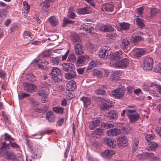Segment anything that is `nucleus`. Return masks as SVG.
Masks as SVG:
<instances>
[{"instance_id": "nucleus-64", "label": "nucleus", "mask_w": 161, "mask_h": 161, "mask_svg": "<svg viewBox=\"0 0 161 161\" xmlns=\"http://www.w3.org/2000/svg\"><path fill=\"white\" fill-rule=\"evenodd\" d=\"M106 28V25H103L99 27V29L101 31L103 32H107Z\"/></svg>"}, {"instance_id": "nucleus-20", "label": "nucleus", "mask_w": 161, "mask_h": 161, "mask_svg": "<svg viewBox=\"0 0 161 161\" xmlns=\"http://www.w3.org/2000/svg\"><path fill=\"white\" fill-rule=\"evenodd\" d=\"M63 69L64 71L68 72L74 69V64L71 63H64L62 64Z\"/></svg>"}, {"instance_id": "nucleus-7", "label": "nucleus", "mask_w": 161, "mask_h": 161, "mask_svg": "<svg viewBox=\"0 0 161 161\" xmlns=\"http://www.w3.org/2000/svg\"><path fill=\"white\" fill-rule=\"evenodd\" d=\"M142 155L143 158L149 159L150 161H158L159 159L158 156L152 152H144Z\"/></svg>"}, {"instance_id": "nucleus-5", "label": "nucleus", "mask_w": 161, "mask_h": 161, "mask_svg": "<svg viewBox=\"0 0 161 161\" xmlns=\"http://www.w3.org/2000/svg\"><path fill=\"white\" fill-rule=\"evenodd\" d=\"M5 151L2 154L0 155L1 157H2L7 160H12V161H19L17 159L16 155L14 152H8V151Z\"/></svg>"}, {"instance_id": "nucleus-43", "label": "nucleus", "mask_w": 161, "mask_h": 161, "mask_svg": "<svg viewBox=\"0 0 161 161\" xmlns=\"http://www.w3.org/2000/svg\"><path fill=\"white\" fill-rule=\"evenodd\" d=\"M10 116L9 115H7L6 116L4 117H3L1 119L4 122L5 124L10 125L11 123V122L9 119Z\"/></svg>"}, {"instance_id": "nucleus-59", "label": "nucleus", "mask_w": 161, "mask_h": 161, "mask_svg": "<svg viewBox=\"0 0 161 161\" xmlns=\"http://www.w3.org/2000/svg\"><path fill=\"white\" fill-rule=\"evenodd\" d=\"M93 74L94 75L100 77L102 75V73L101 71L97 69H95L93 71Z\"/></svg>"}, {"instance_id": "nucleus-38", "label": "nucleus", "mask_w": 161, "mask_h": 161, "mask_svg": "<svg viewBox=\"0 0 161 161\" xmlns=\"http://www.w3.org/2000/svg\"><path fill=\"white\" fill-rule=\"evenodd\" d=\"M136 22L140 28H143L145 26L144 19L140 18H137L136 19Z\"/></svg>"}, {"instance_id": "nucleus-19", "label": "nucleus", "mask_w": 161, "mask_h": 161, "mask_svg": "<svg viewBox=\"0 0 161 161\" xmlns=\"http://www.w3.org/2000/svg\"><path fill=\"white\" fill-rule=\"evenodd\" d=\"M114 152L111 150H106L101 154V156L106 159H108L114 154Z\"/></svg>"}, {"instance_id": "nucleus-2", "label": "nucleus", "mask_w": 161, "mask_h": 161, "mask_svg": "<svg viewBox=\"0 0 161 161\" xmlns=\"http://www.w3.org/2000/svg\"><path fill=\"white\" fill-rule=\"evenodd\" d=\"M130 60L127 58H125L116 62H111L110 66L112 67H117L119 68H125L128 66L130 63Z\"/></svg>"}, {"instance_id": "nucleus-10", "label": "nucleus", "mask_w": 161, "mask_h": 161, "mask_svg": "<svg viewBox=\"0 0 161 161\" xmlns=\"http://www.w3.org/2000/svg\"><path fill=\"white\" fill-rule=\"evenodd\" d=\"M103 141V143L111 148H115L116 147V142L111 138H104Z\"/></svg>"}, {"instance_id": "nucleus-17", "label": "nucleus", "mask_w": 161, "mask_h": 161, "mask_svg": "<svg viewBox=\"0 0 161 161\" xmlns=\"http://www.w3.org/2000/svg\"><path fill=\"white\" fill-rule=\"evenodd\" d=\"M128 140L125 136L119 137L117 140V145L119 147H125L127 145Z\"/></svg>"}, {"instance_id": "nucleus-6", "label": "nucleus", "mask_w": 161, "mask_h": 161, "mask_svg": "<svg viewBox=\"0 0 161 161\" xmlns=\"http://www.w3.org/2000/svg\"><path fill=\"white\" fill-rule=\"evenodd\" d=\"M153 60L151 58H146L143 61V69L146 71L150 70L153 68Z\"/></svg>"}, {"instance_id": "nucleus-15", "label": "nucleus", "mask_w": 161, "mask_h": 161, "mask_svg": "<svg viewBox=\"0 0 161 161\" xmlns=\"http://www.w3.org/2000/svg\"><path fill=\"white\" fill-rule=\"evenodd\" d=\"M146 51L143 48H139L136 47L134 50V55L135 58H138L142 56L145 54Z\"/></svg>"}, {"instance_id": "nucleus-60", "label": "nucleus", "mask_w": 161, "mask_h": 161, "mask_svg": "<svg viewBox=\"0 0 161 161\" xmlns=\"http://www.w3.org/2000/svg\"><path fill=\"white\" fill-rule=\"evenodd\" d=\"M155 136L152 134L147 135L145 136V138L147 141L148 142L151 140H153Z\"/></svg>"}, {"instance_id": "nucleus-33", "label": "nucleus", "mask_w": 161, "mask_h": 161, "mask_svg": "<svg viewBox=\"0 0 161 161\" xmlns=\"http://www.w3.org/2000/svg\"><path fill=\"white\" fill-rule=\"evenodd\" d=\"M103 133L102 129L99 128H97L95 130L92 132L93 135L97 138H99L101 137Z\"/></svg>"}, {"instance_id": "nucleus-39", "label": "nucleus", "mask_w": 161, "mask_h": 161, "mask_svg": "<svg viewBox=\"0 0 161 161\" xmlns=\"http://www.w3.org/2000/svg\"><path fill=\"white\" fill-rule=\"evenodd\" d=\"M52 109L55 113L59 114H62L64 111V108L61 107H53Z\"/></svg>"}, {"instance_id": "nucleus-35", "label": "nucleus", "mask_w": 161, "mask_h": 161, "mask_svg": "<svg viewBox=\"0 0 161 161\" xmlns=\"http://www.w3.org/2000/svg\"><path fill=\"white\" fill-rule=\"evenodd\" d=\"M143 89L145 91H149V93L153 96L158 97V94L157 93L156 91L154 90L150 91L149 90V87L146 84H145L143 86Z\"/></svg>"}, {"instance_id": "nucleus-25", "label": "nucleus", "mask_w": 161, "mask_h": 161, "mask_svg": "<svg viewBox=\"0 0 161 161\" xmlns=\"http://www.w3.org/2000/svg\"><path fill=\"white\" fill-rule=\"evenodd\" d=\"M46 117L49 122H53L55 119L54 115L51 111L48 112L46 113Z\"/></svg>"}, {"instance_id": "nucleus-26", "label": "nucleus", "mask_w": 161, "mask_h": 161, "mask_svg": "<svg viewBox=\"0 0 161 161\" xmlns=\"http://www.w3.org/2000/svg\"><path fill=\"white\" fill-rule=\"evenodd\" d=\"M109 53L106 52V50L103 48H101L99 52L98 56L101 58L106 59L108 56Z\"/></svg>"}, {"instance_id": "nucleus-13", "label": "nucleus", "mask_w": 161, "mask_h": 161, "mask_svg": "<svg viewBox=\"0 0 161 161\" xmlns=\"http://www.w3.org/2000/svg\"><path fill=\"white\" fill-rule=\"evenodd\" d=\"M24 89L28 92H31L37 88L36 86L33 84L25 83L24 84Z\"/></svg>"}, {"instance_id": "nucleus-12", "label": "nucleus", "mask_w": 161, "mask_h": 161, "mask_svg": "<svg viewBox=\"0 0 161 161\" xmlns=\"http://www.w3.org/2000/svg\"><path fill=\"white\" fill-rule=\"evenodd\" d=\"M89 58V57L87 55L80 56L77 58L76 62L77 66L82 65L85 64L86 60H88Z\"/></svg>"}, {"instance_id": "nucleus-40", "label": "nucleus", "mask_w": 161, "mask_h": 161, "mask_svg": "<svg viewBox=\"0 0 161 161\" xmlns=\"http://www.w3.org/2000/svg\"><path fill=\"white\" fill-rule=\"evenodd\" d=\"M98 64V62L96 60H94L91 62L89 64L87 68L88 70L91 69L93 67L96 66Z\"/></svg>"}, {"instance_id": "nucleus-42", "label": "nucleus", "mask_w": 161, "mask_h": 161, "mask_svg": "<svg viewBox=\"0 0 161 161\" xmlns=\"http://www.w3.org/2000/svg\"><path fill=\"white\" fill-rule=\"evenodd\" d=\"M95 92L97 94L103 95H105L106 93L105 91L101 87L95 90Z\"/></svg>"}, {"instance_id": "nucleus-18", "label": "nucleus", "mask_w": 161, "mask_h": 161, "mask_svg": "<svg viewBox=\"0 0 161 161\" xmlns=\"http://www.w3.org/2000/svg\"><path fill=\"white\" fill-rule=\"evenodd\" d=\"M102 9L106 12H112L114 9V5L113 3H106L103 6Z\"/></svg>"}, {"instance_id": "nucleus-52", "label": "nucleus", "mask_w": 161, "mask_h": 161, "mask_svg": "<svg viewBox=\"0 0 161 161\" xmlns=\"http://www.w3.org/2000/svg\"><path fill=\"white\" fill-rule=\"evenodd\" d=\"M27 78L28 80L31 82H34L36 80V78L35 76L32 74H29L27 75Z\"/></svg>"}, {"instance_id": "nucleus-49", "label": "nucleus", "mask_w": 161, "mask_h": 161, "mask_svg": "<svg viewBox=\"0 0 161 161\" xmlns=\"http://www.w3.org/2000/svg\"><path fill=\"white\" fill-rule=\"evenodd\" d=\"M153 70L156 72H158L161 73V63H159L155 66Z\"/></svg>"}, {"instance_id": "nucleus-47", "label": "nucleus", "mask_w": 161, "mask_h": 161, "mask_svg": "<svg viewBox=\"0 0 161 161\" xmlns=\"http://www.w3.org/2000/svg\"><path fill=\"white\" fill-rule=\"evenodd\" d=\"M68 13L69 14V16L71 19H74L75 16V14L74 11L72 8H69Z\"/></svg>"}, {"instance_id": "nucleus-29", "label": "nucleus", "mask_w": 161, "mask_h": 161, "mask_svg": "<svg viewBox=\"0 0 161 161\" xmlns=\"http://www.w3.org/2000/svg\"><path fill=\"white\" fill-rule=\"evenodd\" d=\"M130 24L127 22H122L119 24V28L120 30H127L129 29Z\"/></svg>"}, {"instance_id": "nucleus-1", "label": "nucleus", "mask_w": 161, "mask_h": 161, "mask_svg": "<svg viewBox=\"0 0 161 161\" xmlns=\"http://www.w3.org/2000/svg\"><path fill=\"white\" fill-rule=\"evenodd\" d=\"M9 147H11L14 149L18 150L20 148L19 146L14 142L10 141L7 144L6 142H4L1 143V144L0 145V155L2 154L5 151H8V152H14L13 151H10Z\"/></svg>"}, {"instance_id": "nucleus-23", "label": "nucleus", "mask_w": 161, "mask_h": 161, "mask_svg": "<svg viewBox=\"0 0 161 161\" xmlns=\"http://www.w3.org/2000/svg\"><path fill=\"white\" fill-rule=\"evenodd\" d=\"M126 55L121 50L115 52L113 54V59L114 60H118L123 58L124 55Z\"/></svg>"}, {"instance_id": "nucleus-50", "label": "nucleus", "mask_w": 161, "mask_h": 161, "mask_svg": "<svg viewBox=\"0 0 161 161\" xmlns=\"http://www.w3.org/2000/svg\"><path fill=\"white\" fill-rule=\"evenodd\" d=\"M36 94L37 96H39L43 97H45L47 95L46 92L43 90H40L37 92L36 93Z\"/></svg>"}, {"instance_id": "nucleus-37", "label": "nucleus", "mask_w": 161, "mask_h": 161, "mask_svg": "<svg viewBox=\"0 0 161 161\" xmlns=\"http://www.w3.org/2000/svg\"><path fill=\"white\" fill-rule=\"evenodd\" d=\"M51 61L53 64L58 65L60 61L61 58L60 57H53L50 58Z\"/></svg>"}, {"instance_id": "nucleus-30", "label": "nucleus", "mask_w": 161, "mask_h": 161, "mask_svg": "<svg viewBox=\"0 0 161 161\" xmlns=\"http://www.w3.org/2000/svg\"><path fill=\"white\" fill-rule=\"evenodd\" d=\"M158 147V144L154 142H151L149 144L147 149L148 151L155 150Z\"/></svg>"}, {"instance_id": "nucleus-32", "label": "nucleus", "mask_w": 161, "mask_h": 161, "mask_svg": "<svg viewBox=\"0 0 161 161\" xmlns=\"http://www.w3.org/2000/svg\"><path fill=\"white\" fill-rule=\"evenodd\" d=\"M58 19L55 16H51L48 18V21L50 24L53 26L57 25L58 22Z\"/></svg>"}, {"instance_id": "nucleus-63", "label": "nucleus", "mask_w": 161, "mask_h": 161, "mask_svg": "<svg viewBox=\"0 0 161 161\" xmlns=\"http://www.w3.org/2000/svg\"><path fill=\"white\" fill-rule=\"evenodd\" d=\"M144 8L141 7L137 9V14L139 15H141L143 13Z\"/></svg>"}, {"instance_id": "nucleus-22", "label": "nucleus", "mask_w": 161, "mask_h": 161, "mask_svg": "<svg viewBox=\"0 0 161 161\" xmlns=\"http://www.w3.org/2000/svg\"><path fill=\"white\" fill-rule=\"evenodd\" d=\"M77 13L79 14H86L90 13L91 10L90 7H87L79 8L77 10Z\"/></svg>"}, {"instance_id": "nucleus-55", "label": "nucleus", "mask_w": 161, "mask_h": 161, "mask_svg": "<svg viewBox=\"0 0 161 161\" xmlns=\"http://www.w3.org/2000/svg\"><path fill=\"white\" fill-rule=\"evenodd\" d=\"M73 23V21L70 20L65 18L64 19V24L63 25V27H65L67 25L72 24Z\"/></svg>"}, {"instance_id": "nucleus-27", "label": "nucleus", "mask_w": 161, "mask_h": 161, "mask_svg": "<svg viewBox=\"0 0 161 161\" xmlns=\"http://www.w3.org/2000/svg\"><path fill=\"white\" fill-rule=\"evenodd\" d=\"M76 76V73L74 69L68 72L65 74V78L68 79L70 80L75 78Z\"/></svg>"}, {"instance_id": "nucleus-11", "label": "nucleus", "mask_w": 161, "mask_h": 161, "mask_svg": "<svg viewBox=\"0 0 161 161\" xmlns=\"http://www.w3.org/2000/svg\"><path fill=\"white\" fill-rule=\"evenodd\" d=\"M143 40V38L136 32L133 33L131 35V40L135 44H137Z\"/></svg>"}, {"instance_id": "nucleus-48", "label": "nucleus", "mask_w": 161, "mask_h": 161, "mask_svg": "<svg viewBox=\"0 0 161 161\" xmlns=\"http://www.w3.org/2000/svg\"><path fill=\"white\" fill-rule=\"evenodd\" d=\"M5 136L4 140L5 141H12L15 140V139L12 138L11 136L9 135L8 133H6L4 135Z\"/></svg>"}, {"instance_id": "nucleus-54", "label": "nucleus", "mask_w": 161, "mask_h": 161, "mask_svg": "<svg viewBox=\"0 0 161 161\" xmlns=\"http://www.w3.org/2000/svg\"><path fill=\"white\" fill-rule=\"evenodd\" d=\"M30 94L26 93H22L18 94V97L19 99L22 100L25 97H28L30 96Z\"/></svg>"}, {"instance_id": "nucleus-36", "label": "nucleus", "mask_w": 161, "mask_h": 161, "mask_svg": "<svg viewBox=\"0 0 161 161\" xmlns=\"http://www.w3.org/2000/svg\"><path fill=\"white\" fill-rule=\"evenodd\" d=\"M50 81L49 79L48 80V81L47 82H43L39 84V87L41 88H46L48 89L51 87L50 84Z\"/></svg>"}, {"instance_id": "nucleus-61", "label": "nucleus", "mask_w": 161, "mask_h": 161, "mask_svg": "<svg viewBox=\"0 0 161 161\" xmlns=\"http://www.w3.org/2000/svg\"><path fill=\"white\" fill-rule=\"evenodd\" d=\"M63 88L62 86L61 85H59L57 86L56 87L53 86V89L54 91H57L58 92H61V90L60 88L62 89Z\"/></svg>"}, {"instance_id": "nucleus-3", "label": "nucleus", "mask_w": 161, "mask_h": 161, "mask_svg": "<svg viewBox=\"0 0 161 161\" xmlns=\"http://www.w3.org/2000/svg\"><path fill=\"white\" fill-rule=\"evenodd\" d=\"M51 75L53 80L55 83L61 81L62 76L61 71L58 67L52 68Z\"/></svg>"}, {"instance_id": "nucleus-45", "label": "nucleus", "mask_w": 161, "mask_h": 161, "mask_svg": "<svg viewBox=\"0 0 161 161\" xmlns=\"http://www.w3.org/2000/svg\"><path fill=\"white\" fill-rule=\"evenodd\" d=\"M76 57L75 54L71 53L70 54L67 59V61L70 62H74L75 61Z\"/></svg>"}, {"instance_id": "nucleus-62", "label": "nucleus", "mask_w": 161, "mask_h": 161, "mask_svg": "<svg viewBox=\"0 0 161 161\" xmlns=\"http://www.w3.org/2000/svg\"><path fill=\"white\" fill-rule=\"evenodd\" d=\"M134 92L136 94L140 96L142 94V90L139 88L134 90Z\"/></svg>"}, {"instance_id": "nucleus-16", "label": "nucleus", "mask_w": 161, "mask_h": 161, "mask_svg": "<svg viewBox=\"0 0 161 161\" xmlns=\"http://www.w3.org/2000/svg\"><path fill=\"white\" fill-rule=\"evenodd\" d=\"M75 51L76 55L83 54L84 53V47L79 43L76 44L74 46Z\"/></svg>"}, {"instance_id": "nucleus-46", "label": "nucleus", "mask_w": 161, "mask_h": 161, "mask_svg": "<svg viewBox=\"0 0 161 161\" xmlns=\"http://www.w3.org/2000/svg\"><path fill=\"white\" fill-rule=\"evenodd\" d=\"M23 5L25 9L24 12L25 13H28L30 11V6L25 1L24 2Z\"/></svg>"}, {"instance_id": "nucleus-9", "label": "nucleus", "mask_w": 161, "mask_h": 161, "mask_svg": "<svg viewBox=\"0 0 161 161\" xmlns=\"http://www.w3.org/2000/svg\"><path fill=\"white\" fill-rule=\"evenodd\" d=\"M117 117V112L114 110L110 111L104 115V119L107 121H111V120L116 119Z\"/></svg>"}, {"instance_id": "nucleus-28", "label": "nucleus", "mask_w": 161, "mask_h": 161, "mask_svg": "<svg viewBox=\"0 0 161 161\" xmlns=\"http://www.w3.org/2000/svg\"><path fill=\"white\" fill-rule=\"evenodd\" d=\"M121 47L123 49H127L130 44V42L126 38H121Z\"/></svg>"}, {"instance_id": "nucleus-53", "label": "nucleus", "mask_w": 161, "mask_h": 161, "mask_svg": "<svg viewBox=\"0 0 161 161\" xmlns=\"http://www.w3.org/2000/svg\"><path fill=\"white\" fill-rule=\"evenodd\" d=\"M6 73L3 69H0V78L3 80H5L6 77Z\"/></svg>"}, {"instance_id": "nucleus-8", "label": "nucleus", "mask_w": 161, "mask_h": 161, "mask_svg": "<svg viewBox=\"0 0 161 161\" xmlns=\"http://www.w3.org/2000/svg\"><path fill=\"white\" fill-rule=\"evenodd\" d=\"M111 94L115 98L119 99L124 95L125 92L122 89H116L112 91Z\"/></svg>"}, {"instance_id": "nucleus-51", "label": "nucleus", "mask_w": 161, "mask_h": 161, "mask_svg": "<svg viewBox=\"0 0 161 161\" xmlns=\"http://www.w3.org/2000/svg\"><path fill=\"white\" fill-rule=\"evenodd\" d=\"M139 142V141L137 139L134 140V144L132 146L133 152H135L138 148V143Z\"/></svg>"}, {"instance_id": "nucleus-56", "label": "nucleus", "mask_w": 161, "mask_h": 161, "mask_svg": "<svg viewBox=\"0 0 161 161\" xmlns=\"http://www.w3.org/2000/svg\"><path fill=\"white\" fill-rule=\"evenodd\" d=\"M101 126L103 129H107L113 127V125L110 124H103Z\"/></svg>"}, {"instance_id": "nucleus-34", "label": "nucleus", "mask_w": 161, "mask_h": 161, "mask_svg": "<svg viewBox=\"0 0 161 161\" xmlns=\"http://www.w3.org/2000/svg\"><path fill=\"white\" fill-rule=\"evenodd\" d=\"M149 87L154 88L158 92L159 94H161V86L156 83H151Z\"/></svg>"}, {"instance_id": "nucleus-24", "label": "nucleus", "mask_w": 161, "mask_h": 161, "mask_svg": "<svg viewBox=\"0 0 161 161\" xmlns=\"http://www.w3.org/2000/svg\"><path fill=\"white\" fill-rule=\"evenodd\" d=\"M120 132V130L115 128L107 130L106 133L108 136H113L119 134Z\"/></svg>"}, {"instance_id": "nucleus-44", "label": "nucleus", "mask_w": 161, "mask_h": 161, "mask_svg": "<svg viewBox=\"0 0 161 161\" xmlns=\"http://www.w3.org/2000/svg\"><path fill=\"white\" fill-rule=\"evenodd\" d=\"M160 11L159 9L156 8H153L151 9L150 12L151 14L150 15L151 17H153L158 13Z\"/></svg>"}, {"instance_id": "nucleus-4", "label": "nucleus", "mask_w": 161, "mask_h": 161, "mask_svg": "<svg viewBox=\"0 0 161 161\" xmlns=\"http://www.w3.org/2000/svg\"><path fill=\"white\" fill-rule=\"evenodd\" d=\"M127 115L130 123H134L139 120L140 116L136 110L127 109Z\"/></svg>"}, {"instance_id": "nucleus-21", "label": "nucleus", "mask_w": 161, "mask_h": 161, "mask_svg": "<svg viewBox=\"0 0 161 161\" xmlns=\"http://www.w3.org/2000/svg\"><path fill=\"white\" fill-rule=\"evenodd\" d=\"M76 87V83L74 80L69 81L67 84L66 89L69 91L74 90Z\"/></svg>"}, {"instance_id": "nucleus-41", "label": "nucleus", "mask_w": 161, "mask_h": 161, "mask_svg": "<svg viewBox=\"0 0 161 161\" xmlns=\"http://www.w3.org/2000/svg\"><path fill=\"white\" fill-rule=\"evenodd\" d=\"M80 99L83 101L84 105L85 106L87 107L90 104V100L89 97H83Z\"/></svg>"}, {"instance_id": "nucleus-31", "label": "nucleus", "mask_w": 161, "mask_h": 161, "mask_svg": "<svg viewBox=\"0 0 161 161\" xmlns=\"http://www.w3.org/2000/svg\"><path fill=\"white\" fill-rule=\"evenodd\" d=\"M71 40L74 44L79 43L80 41L79 36L75 33H73L71 35Z\"/></svg>"}, {"instance_id": "nucleus-57", "label": "nucleus", "mask_w": 161, "mask_h": 161, "mask_svg": "<svg viewBox=\"0 0 161 161\" xmlns=\"http://www.w3.org/2000/svg\"><path fill=\"white\" fill-rule=\"evenodd\" d=\"M39 6L41 7L42 8L43 10L47 9L49 6V4H45L42 2L39 3Z\"/></svg>"}, {"instance_id": "nucleus-58", "label": "nucleus", "mask_w": 161, "mask_h": 161, "mask_svg": "<svg viewBox=\"0 0 161 161\" xmlns=\"http://www.w3.org/2000/svg\"><path fill=\"white\" fill-rule=\"evenodd\" d=\"M121 73L120 70H115L114 72V74H112L110 76V78L113 80L114 79L115 75H120Z\"/></svg>"}, {"instance_id": "nucleus-14", "label": "nucleus", "mask_w": 161, "mask_h": 161, "mask_svg": "<svg viewBox=\"0 0 161 161\" xmlns=\"http://www.w3.org/2000/svg\"><path fill=\"white\" fill-rule=\"evenodd\" d=\"M92 24L86 23L80 26V29L83 31H85L86 33H92V31H93V28L92 26Z\"/></svg>"}]
</instances>
